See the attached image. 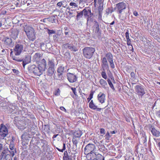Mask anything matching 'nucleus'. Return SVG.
<instances>
[{"label":"nucleus","instance_id":"obj_36","mask_svg":"<svg viewBox=\"0 0 160 160\" xmlns=\"http://www.w3.org/2000/svg\"><path fill=\"white\" fill-rule=\"evenodd\" d=\"M82 135V133L80 131L76 132L74 133V136L75 137L79 138Z\"/></svg>","mask_w":160,"mask_h":160},{"label":"nucleus","instance_id":"obj_3","mask_svg":"<svg viewBox=\"0 0 160 160\" xmlns=\"http://www.w3.org/2000/svg\"><path fill=\"white\" fill-rule=\"evenodd\" d=\"M127 6V3L123 2L116 4V8L117 9V13L119 14V18L122 20H124L125 18V17L122 16V14L123 10L126 8Z\"/></svg>","mask_w":160,"mask_h":160},{"label":"nucleus","instance_id":"obj_38","mask_svg":"<svg viewBox=\"0 0 160 160\" xmlns=\"http://www.w3.org/2000/svg\"><path fill=\"white\" fill-rule=\"evenodd\" d=\"M63 148L62 149H60L58 148H56L59 151L61 152H63V151L66 149V144L65 143L63 144Z\"/></svg>","mask_w":160,"mask_h":160},{"label":"nucleus","instance_id":"obj_41","mask_svg":"<svg viewBox=\"0 0 160 160\" xmlns=\"http://www.w3.org/2000/svg\"><path fill=\"white\" fill-rule=\"evenodd\" d=\"M113 12L110 8H108L106 10V13L107 15H108L110 14H111Z\"/></svg>","mask_w":160,"mask_h":160},{"label":"nucleus","instance_id":"obj_22","mask_svg":"<svg viewBox=\"0 0 160 160\" xmlns=\"http://www.w3.org/2000/svg\"><path fill=\"white\" fill-rule=\"evenodd\" d=\"M93 30L95 32L98 33L99 30V24L97 21H94V24L93 26Z\"/></svg>","mask_w":160,"mask_h":160},{"label":"nucleus","instance_id":"obj_2","mask_svg":"<svg viewBox=\"0 0 160 160\" xmlns=\"http://www.w3.org/2000/svg\"><path fill=\"white\" fill-rule=\"evenodd\" d=\"M24 30L26 32L29 39L31 41H33L36 38L35 31L33 28L29 25H25L24 26Z\"/></svg>","mask_w":160,"mask_h":160},{"label":"nucleus","instance_id":"obj_61","mask_svg":"<svg viewBox=\"0 0 160 160\" xmlns=\"http://www.w3.org/2000/svg\"><path fill=\"white\" fill-rule=\"evenodd\" d=\"M60 109L62 111H64L65 112H66V109L63 107H61L60 108Z\"/></svg>","mask_w":160,"mask_h":160},{"label":"nucleus","instance_id":"obj_20","mask_svg":"<svg viewBox=\"0 0 160 160\" xmlns=\"http://www.w3.org/2000/svg\"><path fill=\"white\" fill-rule=\"evenodd\" d=\"M55 71V68H48L47 73L48 76H51Z\"/></svg>","mask_w":160,"mask_h":160},{"label":"nucleus","instance_id":"obj_44","mask_svg":"<svg viewBox=\"0 0 160 160\" xmlns=\"http://www.w3.org/2000/svg\"><path fill=\"white\" fill-rule=\"evenodd\" d=\"M103 4H99L98 8V13H102L103 10Z\"/></svg>","mask_w":160,"mask_h":160},{"label":"nucleus","instance_id":"obj_48","mask_svg":"<svg viewBox=\"0 0 160 160\" xmlns=\"http://www.w3.org/2000/svg\"><path fill=\"white\" fill-rule=\"evenodd\" d=\"M69 16L70 17H74L75 16V14L72 12V11H69L68 12Z\"/></svg>","mask_w":160,"mask_h":160},{"label":"nucleus","instance_id":"obj_25","mask_svg":"<svg viewBox=\"0 0 160 160\" xmlns=\"http://www.w3.org/2000/svg\"><path fill=\"white\" fill-rule=\"evenodd\" d=\"M41 57V54L39 53H36L33 56L32 59L34 61L39 60Z\"/></svg>","mask_w":160,"mask_h":160},{"label":"nucleus","instance_id":"obj_12","mask_svg":"<svg viewBox=\"0 0 160 160\" xmlns=\"http://www.w3.org/2000/svg\"><path fill=\"white\" fill-rule=\"evenodd\" d=\"M0 135L3 137H6L8 134V130L7 127L3 124L1 125Z\"/></svg>","mask_w":160,"mask_h":160},{"label":"nucleus","instance_id":"obj_28","mask_svg":"<svg viewBox=\"0 0 160 160\" xmlns=\"http://www.w3.org/2000/svg\"><path fill=\"white\" fill-rule=\"evenodd\" d=\"M68 7L70 8H77L78 7V2H70Z\"/></svg>","mask_w":160,"mask_h":160},{"label":"nucleus","instance_id":"obj_21","mask_svg":"<svg viewBox=\"0 0 160 160\" xmlns=\"http://www.w3.org/2000/svg\"><path fill=\"white\" fill-rule=\"evenodd\" d=\"M22 64L24 68L25 65L30 62V58L29 57H26L24 60L22 59Z\"/></svg>","mask_w":160,"mask_h":160},{"label":"nucleus","instance_id":"obj_24","mask_svg":"<svg viewBox=\"0 0 160 160\" xmlns=\"http://www.w3.org/2000/svg\"><path fill=\"white\" fill-rule=\"evenodd\" d=\"M18 32L16 30H14L12 31L10 34L11 38L14 39H15L18 36Z\"/></svg>","mask_w":160,"mask_h":160},{"label":"nucleus","instance_id":"obj_17","mask_svg":"<svg viewBox=\"0 0 160 160\" xmlns=\"http://www.w3.org/2000/svg\"><path fill=\"white\" fill-rule=\"evenodd\" d=\"M48 67L55 68V62L53 59H48Z\"/></svg>","mask_w":160,"mask_h":160},{"label":"nucleus","instance_id":"obj_18","mask_svg":"<svg viewBox=\"0 0 160 160\" xmlns=\"http://www.w3.org/2000/svg\"><path fill=\"white\" fill-rule=\"evenodd\" d=\"M65 45L67 46L68 49L70 50L71 51L76 52L78 50V49L77 47L72 44L67 43Z\"/></svg>","mask_w":160,"mask_h":160},{"label":"nucleus","instance_id":"obj_45","mask_svg":"<svg viewBox=\"0 0 160 160\" xmlns=\"http://www.w3.org/2000/svg\"><path fill=\"white\" fill-rule=\"evenodd\" d=\"M47 33L49 34L50 35L52 34H54L55 33V31L53 30H50L48 29H47Z\"/></svg>","mask_w":160,"mask_h":160},{"label":"nucleus","instance_id":"obj_19","mask_svg":"<svg viewBox=\"0 0 160 160\" xmlns=\"http://www.w3.org/2000/svg\"><path fill=\"white\" fill-rule=\"evenodd\" d=\"M151 132L153 136L157 137H158L160 136V132L154 128L151 127Z\"/></svg>","mask_w":160,"mask_h":160},{"label":"nucleus","instance_id":"obj_16","mask_svg":"<svg viewBox=\"0 0 160 160\" xmlns=\"http://www.w3.org/2000/svg\"><path fill=\"white\" fill-rule=\"evenodd\" d=\"M68 3L65 0H63L62 1L58 2L57 4V6L60 8L62 7L66 8L67 7Z\"/></svg>","mask_w":160,"mask_h":160},{"label":"nucleus","instance_id":"obj_43","mask_svg":"<svg viewBox=\"0 0 160 160\" xmlns=\"http://www.w3.org/2000/svg\"><path fill=\"white\" fill-rule=\"evenodd\" d=\"M102 0H94L93 3H94V5H95L96 4L97 2L100 5L102 4Z\"/></svg>","mask_w":160,"mask_h":160},{"label":"nucleus","instance_id":"obj_47","mask_svg":"<svg viewBox=\"0 0 160 160\" xmlns=\"http://www.w3.org/2000/svg\"><path fill=\"white\" fill-rule=\"evenodd\" d=\"M70 151H71L69 150H68L69 153V154H68L67 151H65L64 153V156L63 157H67L70 156V155H72V153L71 154L70 152Z\"/></svg>","mask_w":160,"mask_h":160},{"label":"nucleus","instance_id":"obj_14","mask_svg":"<svg viewBox=\"0 0 160 160\" xmlns=\"http://www.w3.org/2000/svg\"><path fill=\"white\" fill-rule=\"evenodd\" d=\"M101 66L103 69V70H108L109 67L106 58L103 57L101 59Z\"/></svg>","mask_w":160,"mask_h":160},{"label":"nucleus","instance_id":"obj_40","mask_svg":"<svg viewBox=\"0 0 160 160\" xmlns=\"http://www.w3.org/2000/svg\"><path fill=\"white\" fill-rule=\"evenodd\" d=\"M110 65L111 68L113 69L115 68V66L113 62V59L108 61Z\"/></svg>","mask_w":160,"mask_h":160},{"label":"nucleus","instance_id":"obj_49","mask_svg":"<svg viewBox=\"0 0 160 160\" xmlns=\"http://www.w3.org/2000/svg\"><path fill=\"white\" fill-rule=\"evenodd\" d=\"M9 148L10 149V150H9L10 151H14V152L16 151L14 149V146L13 144H10L9 145Z\"/></svg>","mask_w":160,"mask_h":160},{"label":"nucleus","instance_id":"obj_4","mask_svg":"<svg viewBox=\"0 0 160 160\" xmlns=\"http://www.w3.org/2000/svg\"><path fill=\"white\" fill-rule=\"evenodd\" d=\"M95 51L92 48L86 47L82 49V53L84 57L86 58L90 59L93 56Z\"/></svg>","mask_w":160,"mask_h":160},{"label":"nucleus","instance_id":"obj_8","mask_svg":"<svg viewBox=\"0 0 160 160\" xmlns=\"http://www.w3.org/2000/svg\"><path fill=\"white\" fill-rule=\"evenodd\" d=\"M67 79L70 83H73L78 81V77L76 74L68 72L66 75Z\"/></svg>","mask_w":160,"mask_h":160},{"label":"nucleus","instance_id":"obj_29","mask_svg":"<svg viewBox=\"0 0 160 160\" xmlns=\"http://www.w3.org/2000/svg\"><path fill=\"white\" fill-rule=\"evenodd\" d=\"M64 67L62 66L59 67L57 70V72L58 73H62L64 72Z\"/></svg>","mask_w":160,"mask_h":160},{"label":"nucleus","instance_id":"obj_42","mask_svg":"<svg viewBox=\"0 0 160 160\" xmlns=\"http://www.w3.org/2000/svg\"><path fill=\"white\" fill-rule=\"evenodd\" d=\"M89 107L93 110H95L97 108V106H96L94 104L89 105Z\"/></svg>","mask_w":160,"mask_h":160},{"label":"nucleus","instance_id":"obj_62","mask_svg":"<svg viewBox=\"0 0 160 160\" xmlns=\"http://www.w3.org/2000/svg\"><path fill=\"white\" fill-rule=\"evenodd\" d=\"M156 116L160 118V110L156 112Z\"/></svg>","mask_w":160,"mask_h":160},{"label":"nucleus","instance_id":"obj_53","mask_svg":"<svg viewBox=\"0 0 160 160\" xmlns=\"http://www.w3.org/2000/svg\"><path fill=\"white\" fill-rule=\"evenodd\" d=\"M53 39L55 41H57L58 40V35H54L53 36Z\"/></svg>","mask_w":160,"mask_h":160},{"label":"nucleus","instance_id":"obj_55","mask_svg":"<svg viewBox=\"0 0 160 160\" xmlns=\"http://www.w3.org/2000/svg\"><path fill=\"white\" fill-rule=\"evenodd\" d=\"M141 138L143 141V143H145L146 142L147 140V138L146 136H143L142 137V138Z\"/></svg>","mask_w":160,"mask_h":160},{"label":"nucleus","instance_id":"obj_11","mask_svg":"<svg viewBox=\"0 0 160 160\" xmlns=\"http://www.w3.org/2000/svg\"><path fill=\"white\" fill-rule=\"evenodd\" d=\"M84 17L87 18V21H88L89 18H91L93 15L92 13L91 10L88 8H85L82 10Z\"/></svg>","mask_w":160,"mask_h":160},{"label":"nucleus","instance_id":"obj_6","mask_svg":"<svg viewBox=\"0 0 160 160\" xmlns=\"http://www.w3.org/2000/svg\"><path fill=\"white\" fill-rule=\"evenodd\" d=\"M14 151H10L7 148L3 151L2 155L4 157L6 160H12V158L14 155Z\"/></svg>","mask_w":160,"mask_h":160},{"label":"nucleus","instance_id":"obj_9","mask_svg":"<svg viewBox=\"0 0 160 160\" xmlns=\"http://www.w3.org/2000/svg\"><path fill=\"white\" fill-rule=\"evenodd\" d=\"M23 50V46L20 44H17L14 48L13 51L15 55L18 56L20 54Z\"/></svg>","mask_w":160,"mask_h":160},{"label":"nucleus","instance_id":"obj_51","mask_svg":"<svg viewBox=\"0 0 160 160\" xmlns=\"http://www.w3.org/2000/svg\"><path fill=\"white\" fill-rule=\"evenodd\" d=\"M71 155H70V156L67 157H63V160H71Z\"/></svg>","mask_w":160,"mask_h":160},{"label":"nucleus","instance_id":"obj_13","mask_svg":"<svg viewBox=\"0 0 160 160\" xmlns=\"http://www.w3.org/2000/svg\"><path fill=\"white\" fill-rule=\"evenodd\" d=\"M93 155L90 156V159L91 160H104V158L101 154L96 153H92Z\"/></svg>","mask_w":160,"mask_h":160},{"label":"nucleus","instance_id":"obj_35","mask_svg":"<svg viewBox=\"0 0 160 160\" xmlns=\"http://www.w3.org/2000/svg\"><path fill=\"white\" fill-rule=\"evenodd\" d=\"M107 82L108 83L109 85L110 88L113 90H115L113 86V85L111 81V80L109 79H108L107 80Z\"/></svg>","mask_w":160,"mask_h":160},{"label":"nucleus","instance_id":"obj_7","mask_svg":"<svg viewBox=\"0 0 160 160\" xmlns=\"http://www.w3.org/2000/svg\"><path fill=\"white\" fill-rule=\"evenodd\" d=\"M134 88L136 93L141 98L145 93L144 87L141 85H137Z\"/></svg>","mask_w":160,"mask_h":160},{"label":"nucleus","instance_id":"obj_10","mask_svg":"<svg viewBox=\"0 0 160 160\" xmlns=\"http://www.w3.org/2000/svg\"><path fill=\"white\" fill-rule=\"evenodd\" d=\"M3 44L7 48L12 47L14 45V42L10 38L8 37L5 38L3 39Z\"/></svg>","mask_w":160,"mask_h":160},{"label":"nucleus","instance_id":"obj_15","mask_svg":"<svg viewBox=\"0 0 160 160\" xmlns=\"http://www.w3.org/2000/svg\"><path fill=\"white\" fill-rule=\"evenodd\" d=\"M105 95L101 92L99 93L97 97L98 100L101 103H103L105 102Z\"/></svg>","mask_w":160,"mask_h":160},{"label":"nucleus","instance_id":"obj_57","mask_svg":"<svg viewBox=\"0 0 160 160\" xmlns=\"http://www.w3.org/2000/svg\"><path fill=\"white\" fill-rule=\"evenodd\" d=\"M73 144L77 146V144L78 143V141L75 139L73 138L72 140Z\"/></svg>","mask_w":160,"mask_h":160},{"label":"nucleus","instance_id":"obj_46","mask_svg":"<svg viewBox=\"0 0 160 160\" xmlns=\"http://www.w3.org/2000/svg\"><path fill=\"white\" fill-rule=\"evenodd\" d=\"M93 92H91L89 97L87 98L88 102H89L90 100L93 98Z\"/></svg>","mask_w":160,"mask_h":160},{"label":"nucleus","instance_id":"obj_54","mask_svg":"<svg viewBox=\"0 0 160 160\" xmlns=\"http://www.w3.org/2000/svg\"><path fill=\"white\" fill-rule=\"evenodd\" d=\"M71 89L72 90L75 96L77 95V92L76 88H71Z\"/></svg>","mask_w":160,"mask_h":160},{"label":"nucleus","instance_id":"obj_58","mask_svg":"<svg viewBox=\"0 0 160 160\" xmlns=\"http://www.w3.org/2000/svg\"><path fill=\"white\" fill-rule=\"evenodd\" d=\"M125 36H126V39L129 38V34L128 31H127V32L125 33Z\"/></svg>","mask_w":160,"mask_h":160},{"label":"nucleus","instance_id":"obj_23","mask_svg":"<svg viewBox=\"0 0 160 160\" xmlns=\"http://www.w3.org/2000/svg\"><path fill=\"white\" fill-rule=\"evenodd\" d=\"M99 83L103 88L106 89L108 84L106 81L102 79H101L99 81Z\"/></svg>","mask_w":160,"mask_h":160},{"label":"nucleus","instance_id":"obj_37","mask_svg":"<svg viewBox=\"0 0 160 160\" xmlns=\"http://www.w3.org/2000/svg\"><path fill=\"white\" fill-rule=\"evenodd\" d=\"M101 75L102 77L105 79H106L107 78V76L106 73L105 72V70H103V71L102 72Z\"/></svg>","mask_w":160,"mask_h":160},{"label":"nucleus","instance_id":"obj_64","mask_svg":"<svg viewBox=\"0 0 160 160\" xmlns=\"http://www.w3.org/2000/svg\"><path fill=\"white\" fill-rule=\"evenodd\" d=\"M98 14H99L98 17V19H99L100 20H101V18H102V13H98Z\"/></svg>","mask_w":160,"mask_h":160},{"label":"nucleus","instance_id":"obj_5","mask_svg":"<svg viewBox=\"0 0 160 160\" xmlns=\"http://www.w3.org/2000/svg\"><path fill=\"white\" fill-rule=\"evenodd\" d=\"M96 149L95 146L94 144L89 143L87 145L84 149V152L85 155L90 157L93 155L92 153L95 152H94Z\"/></svg>","mask_w":160,"mask_h":160},{"label":"nucleus","instance_id":"obj_59","mask_svg":"<svg viewBox=\"0 0 160 160\" xmlns=\"http://www.w3.org/2000/svg\"><path fill=\"white\" fill-rule=\"evenodd\" d=\"M12 71L14 73H15L16 75H18V74H19V72L18 70L15 69H13Z\"/></svg>","mask_w":160,"mask_h":160},{"label":"nucleus","instance_id":"obj_63","mask_svg":"<svg viewBox=\"0 0 160 160\" xmlns=\"http://www.w3.org/2000/svg\"><path fill=\"white\" fill-rule=\"evenodd\" d=\"M68 2H78V0H69Z\"/></svg>","mask_w":160,"mask_h":160},{"label":"nucleus","instance_id":"obj_50","mask_svg":"<svg viewBox=\"0 0 160 160\" xmlns=\"http://www.w3.org/2000/svg\"><path fill=\"white\" fill-rule=\"evenodd\" d=\"M60 90L58 88L54 92V94L56 96H58L60 95Z\"/></svg>","mask_w":160,"mask_h":160},{"label":"nucleus","instance_id":"obj_34","mask_svg":"<svg viewBox=\"0 0 160 160\" xmlns=\"http://www.w3.org/2000/svg\"><path fill=\"white\" fill-rule=\"evenodd\" d=\"M48 21L52 22V23L55 22L56 20L54 16L48 18H47Z\"/></svg>","mask_w":160,"mask_h":160},{"label":"nucleus","instance_id":"obj_32","mask_svg":"<svg viewBox=\"0 0 160 160\" xmlns=\"http://www.w3.org/2000/svg\"><path fill=\"white\" fill-rule=\"evenodd\" d=\"M17 106L15 105H13L12 104H11L9 106V108L10 109V112H12L13 111H14L16 109Z\"/></svg>","mask_w":160,"mask_h":160},{"label":"nucleus","instance_id":"obj_33","mask_svg":"<svg viewBox=\"0 0 160 160\" xmlns=\"http://www.w3.org/2000/svg\"><path fill=\"white\" fill-rule=\"evenodd\" d=\"M127 44L128 46H130L131 47H130V48H131V51L132 52H133V48L132 47V45L131 44V41L130 38L127 39Z\"/></svg>","mask_w":160,"mask_h":160},{"label":"nucleus","instance_id":"obj_52","mask_svg":"<svg viewBox=\"0 0 160 160\" xmlns=\"http://www.w3.org/2000/svg\"><path fill=\"white\" fill-rule=\"evenodd\" d=\"M13 59L14 60L19 62H22V59H19L15 57H13Z\"/></svg>","mask_w":160,"mask_h":160},{"label":"nucleus","instance_id":"obj_27","mask_svg":"<svg viewBox=\"0 0 160 160\" xmlns=\"http://www.w3.org/2000/svg\"><path fill=\"white\" fill-rule=\"evenodd\" d=\"M105 57L107 60L108 61H110L113 59V57L112 54L111 52H108L105 55Z\"/></svg>","mask_w":160,"mask_h":160},{"label":"nucleus","instance_id":"obj_39","mask_svg":"<svg viewBox=\"0 0 160 160\" xmlns=\"http://www.w3.org/2000/svg\"><path fill=\"white\" fill-rule=\"evenodd\" d=\"M104 137L105 138V139L107 140H109L110 138L111 137V136L110 134V133L109 132H108L104 136Z\"/></svg>","mask_w":160,"mask_h":160},{"label":"nucleus","instance_id":"obj_56","mask_svg":"<svg viewBox=\"0 0 160 160\" xmlns=\"http://www.w3.org/2000/svg\"><path fill=\"white\" fill-rule=\"evenodd\" d=\"M131 76L133 79H135V75L134 72H132L131 73Z\"/></svg>","mask_w":160,"mask_h":160},{"label":"nucleus","instance_id":"obj_31","mask_svg":"<svg viewBox=\"0 0 160 160\" xmlns=\"http://www.w3.org/2000/svg\"><path fill=\"white\" fill-rule=\"evenodd\" d=\"M62 73H58L57 76H56L55 75H54V79L57 80H61L62 79Z\"/></svg>","mask_w":160,"mask_h":160},{"label":"nucleus","instance_id":"obj_30","mask_svg":"<svg viewBox=\"0 0 160 160\" xmlns=\"http://www.w3.org/2000/svg\"><path fill=\"white\" fill-rule=\"evenodd\" d=\"M77 14L76 16L77 17L76 20L78 21L82 17L83 15V14L82 12V10L79 12H77Z\"/></svg>","mask_w":160,"mask_h":160},{"label":"nucleus","instance_id":"obj_60","mask_svg":"<svg viewBox=\"0 0 160 160\" xmlns=\"http://www.w3.org/2000/svg\"><path fill=\"white\" fill-rule=\"evenodd\" d=\"M100 132L101 134H105V130L104 128H102L100 129Z\"/></svg>","mask_w":160,"mask_h":160},{"label":"nucleus","instance_id":"obj_1","mask_svg":"<svg viewBox=\"0 0 160 160\" xmlns=\"http://www.w3.org/2000/svg\"><path fill=\"white\" fill-rule=\"evenodd\" d=\"M47 62L44 59H42L38 63V67L32 65L29 68L30 72L35 75L40 76L42 75L46 68Z\"/></svg>","mask_w":160,"mask_h":160},{"label":"nucleus","instance_id":"obj_26","mask_svg":"<svg viewBox=\"0 0 160 160\" xmlns=\"http://www.w3.org/2000/svg\"><path fill=\"white\" fill-rule=\"evenodd\" d=\"M90 0H80L79 1V5L80 7H84L85 3H88L90 2Z\"/></svg>","mask_w":160,"mask_h":160}]
</instances>
